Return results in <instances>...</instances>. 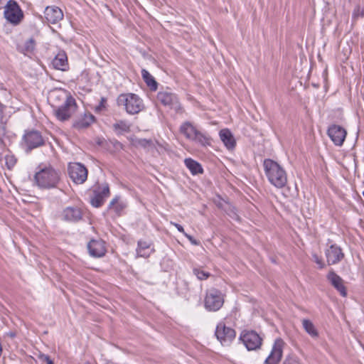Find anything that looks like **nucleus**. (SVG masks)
Segmentation results:
<instances>
[{"label": "nucleus", "mask_w": 364, "mask_h": 364, "mask_svg": "<svg viewBox=\"0 0 364 364\" xmlns=\"http://www.w3.org/2000/svg\"><path fill=\"white\" fill-rule=\"evenodd\" d=\"M263 167L268 181L277 188H284L287 183V174L284 168L277 161L265 159Z\"/></svg>", "instance_id": "nucleus-1"}, {"label": "nucleus", "mask_w": 364, "mask_h": 364, "mask_svg": "<svg viewBox=\"0 0 364 364\" xmlns=\"http://www.w3.org/2000/svg\"><path fill=\"white\" fill-rule=\"evenodd\" d=\"M37 186L43 189L58 188L61 179V173L51 166H39L34 176Z\"/></svg>", "instance_id": "nucleus-2"}, {"label": "nucleus", "mask_w": 364, "mask_h": 364, "mask_svg": "<svg viewBox=\"0 0 364 364\" xmlns=\"http://www.w3.org/2000/svg\"><path fill=\"white\" fill-rule=\"evenodd\" d=\"M119 106H124L129 114L139 113L144 107L143 100L136 94L126 93L119 95L117 100Z\"/></svg>", "instance_id": "nucleus-3"}, {"label": "nucleus", "mask_w": 364, "mask_h": 364, "mask_svg": "<svg viewBox=\"0 0 364 364\" xmlns=\"http://www.w3.org/2000/svg\"><path fill=\"white\" fill-rule=\"evenodd\" d=\"M180 132L186 139L197 142L202 146H205L210 144V137L198 130L190 122H185L181 125Z\"/></svg>", "instance_id": "nucleus-4"}, {"label": "nucleus", "mask_w": 364, "mask_h": 364, "mask_svg": "<svg viewBox=\"0 0 364 364\" xmlns=\"http://www.w3.org/2000/svg\"><path fill=\"white\" fill-rule=\"evenodd\" d=\"M77 107L75 100L73 97H68L61 104L55 105L53 112L58 120L65 122L68 120L75 113Z\"/></svg>", "instance_id": "nucleus-5"}, {"label": "nucleus", "mask_w": 364, "mask_h": 364, "mask_svg": "<svg viewBox=\"0 0 364 364\" xmlns=\"http://www.w3.org/2000/svg\"><path fill=\"white\" fill-rule=\"evenodd\" d=\"M45 144V140L41 133L36 130L26 131L23 136L21 145L26 152L29 153L33 149L41 147Z\"/></svg>", "instance_id": "nucleus-6"}, {"label": "nucleus", "mask_w": 364, "mask_h": 364, "mask_svg": "<svg viewBox=\"0 0 364 364\" xmlns=\"http://www.w3.org/2000/svg\"><path fill=\"white\" fill-rule=\"evenodd\" d=\"M223 295L220 290L211 288L207 291L205 298V307L206 309L216 311L223 306Z\"/></svg>", "instance_id": "nucleus-7"}, {"label": "nucleus", "mask_w": 364, "mask_h": 364, "mask_svg": "<svg viewBox=\"0 0 364 364\" xmlns=\"http://www.w3.org/2000/svg\"><path fill=\"white\" fill-rule=\"evenodd\" d=\"M4 15L5 18L14 25L19 24L23 18L22 10L14 0H9L7 2L5 6Z\"/></svg>", "instance_id": "nucleus-8"}, {"label": "nucleus", "mask_w": 364, "mask_h": 364, "mask_svg": "<svg viewBox=\"0 0 364 364\" xmlns=\"http://www.w3.org/2000/svg\"><path fill=\"white\" fill-rule=\"evenodd\" d=\"M157 100L164 107L174 109L176 112H182V107L177 95L170 91H160L157 94Z\"/></svg>", "instance_id": "nucleus-9"}, {"label": "nucleus", "mask_w": 364, "mask_h": 364, "mask_svg": "<svg viewBox=\"0 0 364 364\" xmlns=\"http://www.w3.org/2000/svg\"><path fill=\"white\" fill-rule=\"evenodd\" d=\"M68 171L70 179L76 184H82L87 178L88 171L81 163H70Z\"/></svg>", "instance_id": "nucleus-10"}, {"label": "nucleus", "mask_w": 364, "mask_h": 364, "mask_svg": "<svg viewBox=\"0 0 364 364\" xmlns=\"http://www.w3.org/2000/svg\"><path fill=\"white\" fill-rule=\"evenodd\" d=\"M235 331L233 328L226 326L223 323L217 325L215 336L223 346H230L235 339Z\"/></svg>", "instance_id": "nucleus-11"}, {"label": "nucleus", "mask_w": 364, "mask_h": 364, "mask_svg": "<svg viewBox=\"0 0 364 364\" xmlns=\"http://www.w3.org/2000/svg\"><path fill=\"white\" fill-rule=\"evenodd\" d=\"M248 350H255L260 348L262 339L255 331H245L240 337Z\"/></svg>", "instance_id": "nucleus-12"}, {"label": "nucleus", "mask_w": 364, "mask_h": 364, "mask_svg": "<svg viewBox=\"0 0 364 364\" xmlns=\"http://www.w3.org/2000/svg\"><path fill=\"white\" fill-rule=\"evenodd\" d=\"M110 195L108 183H105L93 191V195L90 198V203L95 208H100L105 203L106 198Z\"/></svg>", "instance_id": "nucleus-13"}, {"label": "nucleus", "mask_w": 364, "mask_h": 364, "mask_svg": "<svg viewBox=\"0 0 364 364\" xmlns=\"http://www.w3.org/2000/svg\"><path fill=\"white\" fill-rule=\"evenodd\" d=\"M284 345V342L282 339L277 338L270 354L264 360V364H279L282 357Z\"/></svg>", "instance_id": "nucleus-14"}, {"label": "nucleus", "mask_w": 364, "mask_h": 364, "mask_svg": "<svg viewBox=\"0 0 364 364\" xmlns=\"http://www.w3.org/2000/svg\"><path fill=\"white\" fill-rule=\"evenodd\" d=\"M60 217L64 221L77 223L82 218V210L76 205L68 206L63 210Z\"/></svg>", "instance_id": "nucleus-15"}, {"label": "nucleus", "mask_w": 364, "mask_h": 364, "mask_svg": "<svg viewBox=\"0 0 364 364\" xmlns=\"http://www.w3.org/2000/svg\"><path fill=\"white\" fill-rule=\"evenodd\" d=\"M327 134L335 145L341 146L346 139L347 132L342 127L333 124L328 127Z\"/></svg>", "instance_id": "nucleus-16"}, {"label": "nucleus", "mask_w": 364, "mask_h": 364, "mask_svg": "<svg viewBox=\"0 0 364 364\" xmlns=\"http://www.w3.org/2000/svg\"><path fill=\"white\" fill-rule=\"evenodd\" d=\"M87 247L90 255L96 258L105 256L107 252L105 242L101 239L91 240Z\"/></svg>", "instance_id": "nucleus-17"}, {"label": "nucleus", "mask_w": 364, "mask_h": 364, "mask_svg": "<svg viewBox=\"0 0 364 364\" xmlns=\"http://www.w3.org/2000/svg\"><path fill=\"white\" fill-rule=\"evenodd\" d=\"M325 255L328 265L337 264L344 257L341 248L336 245H331L326 250Z\"/></svg>", "instance_id": "nucleus-18"}, {"label": "nucleus", "mask_w": 364, "mask_h": 364, "mask_svg": "<svg viewBox=\"0 0 364 364\" xmlns=\"http://www.w3.org/2000/svg\"><path fill=\"white\" fill-rule=\"evenodd\" d=\"M326 277L331 284L342 296H346L347 291L344 286V281L340 276H338L334 271L331 270L328 272Z\"/></svg>", "instance_id": "nucleus-19"}, {"label": "nucleus", "mask_w": 364, "mask_h": 364, "mask_svg": "<svg viewBox=\"0 0 364 364\" xmlns=\"http://www.w3.org/2000/svg\"><path fill=\"white\" fill-rule=\"evenodd\" d=\"M127 207V203L120 196H116L109 202L107 206V212L114 213L116 216L119 217L123 214Z\"/></svg>", "instance_id": "nucleus-20"}, {"label": "nucleus", "mask_w": 364, "mask_h": 364, "mask_svg": "<svg viewBox=\"0 0 364 364\" xmlns=\"http://www.w3.org/2000/svg\"><path fill=\"white\" fill-rule=\"evenodd\" d=\"M48 22L55 24L63 18L62 10L55 6H47L44 11Z\"/></svg>", "instance_id": "nucleus-21"}, {"label": "nucleus", "mask_w": 364, "mask_h": 364, "mask_svg": "<svg viewBox=\"0 0 364 364\" xmlns=\"http://www.w3.org/2000/svg\"><path fill=\"white\" fill-rule=\"evenodd\" d=\"M53 66L55 69L65 71L68 69V62L67 54L65 51L60 50L55 56L52 61Z\"/></svg>", "instance_id": "nucleus-22"}, {"label": "nucleus", "mask_w": 364, "mask_h": 364, "mask_svg": "<svg viewBox=\"0 0 364 364\" xmlns=\"http://www.w3.org/2000/svg\"><path fill=\"white\" fill-rule=\"evenodd\" d=\"M220 138L228 150H232L236 146V141L232 132L228 129H223L220 131Z\"/></svg>", "instance_id": "nucleus-23"}, {"label": "nucleus", "mask_w": 364, "mask_h": 364, "mask_svg": "<svg viewBox=\"0 0 364 364\" xmlns=\"http://www.w3.org/2000/svg\"><path fill=\"white\" fill-rule=\"evenodd\" d=\"M95 120V117L91 113H85L84 115L76 119L73 123V127L77 129H82L89 127Z\"/></svg>", "instance_id": "nucleus-24"}, {"label": "nucleus", "mask_w": 364, "mask_h": 364, "mask_svg": "<svg viewBox=\"0 0 364 364\" xmlns=\"http://www.w3.org/2000/svg\"><path fill=\"white\" fill-rule=\"evenodd\" d=\"M68 97H72L70 95H68L60 90H57L53 92L50 97L49 100L50 102L51 106L53 109H55V105H60L63 102L64 100L68 98Z\"/></svg>", "instance_id": "nucleus-25"}, {"label": "nucleus", "mask_w": 364, "mask_h": 364, "mask_svg": "<svg viewBox=\"0 0 364 364\" xmlns=\"http://www.w3.org/2000/svg\"><path fill=\"white\" fill-rule=\"evenodd\" d=\"M151 243L146 241L139 240L138 242V247L136 252L138 256L142 257H148L151 252H154L153 249H150Z\"/></svg>", "instance_id": "nucleus-26"}, {"label": "nucleus", "mask_w": 364, "mask_h": 364, "mask_svg": "<svg viewBox=\"0 0 364 364\" xmlns=\"http://www.w3.org/2000/svg\"><path fill=\"white\" fill-rule=\"evenodd\" d=\"M184 163L186 167L190 170L191 173L193 175L202 173L203 172V169L201 165L198 162L191 158L186 159Z\"/></svg>", "instance_id": "nucleus-27"}, {"label": "nucleus", "mask_w": 364, "mask_h": 364, "mask_svg": "<svg viewBox=\"0 0 364 364\" xmlns=\"http://www.w3.org/2000/svg\"><path fill=\"white\" fill-rule=\"evenodd\" d=\"M141 76L144 81L146 82L151 90L156 91L157 90L158 83L155 80L154 77L149 73V71L145 69H142Z\"/></svg>", "instance_id": "nucleus-28"}, {"label": "nucleus", "mask_w": 364, "mask_h": 364, "mask_svg": "<svg viewBox=\"0 0 364 364\" xmlns=\"http://www.w3.org/2000/svg\"><path fill=\"white\" fill-rule=\"evenodd\" d=\"M130 127L131 125L129 123L123 120H119L112 125L113 130L118 135L129 132Z\"/></svg>", "instance_id": "nucleus-29"}, {"label": "nucleus", "mask_w": 364, "mask_h": 364, "mask_svg": "<svg viewBox=\"0 0 364 364\" xmlns=\"http://www.w3.org/2000/svg\"><path fill=\"white\" fill-rule=\"evenodd\" d=\"M302 325L306 332L313 338H316L318 336V331L316 329L314 323L309 319H303Z\"/></svg>", "instance_id": "nucleus-30"}, {"label": "nucleus", "mask_w": 364, "mask_h": 364, "mask_svg": "<svg viewBox=\"0 0 364 364\" xmlns=\"http://www.w3.org/2000/svg\"><path fill=\"white\" fill-rule=\"evenodd\" d=\"M360 18H364V6L357 4L352 13V24H355Z\"/></svg>", "instance_id": "nucleus-31"}, {"label": "nucleus", "mask_w": 364, "mask_h": 364, "mask_svg": "<svg viewBox=\"0 0 364 364\" xmlns=\"http://www.w3.org/2000/svg\"><path fill=\"white\" fill-rule=\"evenodd\" d=\"M193 272L200 280H205L210 277V274L209 272H205L198 267L193 268Z\"/></svg>", "instance_id": "nucleus-32"}, {"label": "nucleus", "mask_w": 364, "mask_h": 364, "mask_svg": "<svg viewBox=\"0 0 364 364\" xmlns=\"http://www.w3.org/2000/svg\"><path fill=\"white\" fill-rule=\"evenodd\" d=\"M36 47V41L33 38L28 39L23 46V50L27 53H31L34 50Z\"/></svg>", "instance_id": "nucleus-33"}, {"label": "nucleus", "mask_w": 364, "mask_h": 364, "mask_svg": "<svg viewBox=\"0 0 364 364\" xmlns=\"http://www.w3.org/2000/svg\"><path fill=\"white\" fill-rule=\"evenodd\" d=\"M5 162L9 169H11L16 163V159L13 155H6L5 156Z\"/></svg>", "instance_id": "nucleus-34"}, {"label": "nucleus", "mask_w": 364, "mask_h": 364, "mask_svg": "<svg viewBox=\"0 0 364 364\" xmlns=\"http://www.w3.org/2000/svg\"><path fill=\"white\" fill-rule=\"evenodd\" d=\"M152 144V141L151 140L146 139H137L134 144L137 146H141L143 148H146L149 146H151Z\"/></svg>", "instance_id": "nucleus-35"}, {"label": "nucleus", "mask_w": 364, "mask_h": 364, "mask_svg": "<svg viewBox=\"0 0 364 364\" xmlns=\"http://www.w3.org/2000/svg\"><path fill=\"white\" fill-rule=\"evenodd\" d=\"M312 259H313L314 262H316L318 265V267L320 269H323L325 267V264L323 262L322 258L320 257L318 255H316L315 253L312 254Z\"/></svg>", "instance_id": "nucleus-36"}, {"label": "nucleus", "mask_w": 364, "mask_h": 364, "mask_svg": "<svg viewBox=\"0 0 364 364\" xmlns=\"http://www.w3.org/2000/svg\"><path fill=\"white\" fill-rule=\"evenodd\" d=\"M283 364H301L299 360L296 356H288L285 358Z\"/></svg>", "instance_id": "nucleus-37"}, {"label": "nucleus", "mask_w": 364, "mask_h": 364, "mask_svg": "<svg viewBox=\"0 0 364 364\" xmlns=\"http://www.w3.org/2000/svg\"><path fill=\"white\" fill-rule=\"evenodd\" d=\"M39 359L42 361V362H45L46 364H54L53 363V361L50 359V358L47 355H45V354H41L39 355Z\"/></svg>", "instance_id": "nucleus-38"}, {"label": "nucleus", "mask_w": 364, "mask_h": 364, "mask_svg": "<svg viewBox=\"0 0 364 364\" xmlns=\"http://www.w3.org/2000/svg\"><path fill=\"white\" fill-rule=\"evenodd\" d=\"M106 102H107L106 98L102 97L100 105L97 107H96V109H95L96 111L99 112V111H101L102 109H103L105 107Z\"/></svg>", "instance_id": "nucleus-39"}, {"label": "nucleus", "mask_w": 364, "mask_h": 364, "mask_svg": "<svg viewBox=\"0 0 364 364\" xmlns=\"http://www.w3.org/2000/svg\"><path fill=\"white\" fill-rule=\"evenodd\" d=\"M185 236L188 238V240L194 245H198L199 242L194 239L191 235L188 234H185Z\"/></svg>", "instance_id": "nucleus-40"}, {"label": "nucleus", "mask_w": 364, "mask_h": 364, "mask_svg": "<svg viewBox=\"0 0 364 364\" xmlns=\"http://www.w3.org/2000/svg\"><path fill=\"white\" fill-rule=\"evenodd\" d=\"M171 225L175 226L179 232L183 233V235H185V234H186V232H185L183 228L181 225H179L178 223H173V222H171Z\"/></svg>", "instance_id": "nucleus-41"}, {"label": "nucleus", "mask_w": 364, "mask_h": 364, "mask_svg": "<svg viewBox=\"0 0 364 364\" xmlns=\"http://www.w3.org/2000/svg\"><path fill=\"white\" fill-rule=\"evenodd\" d=\"M113 145H114V147L115 148V149L117 150H119V149H122V147H123V145L122 143H120L119 141L115 140L114 142H113Z\"/></svg>", "instance_id": "nucleus-42"}, {"label": "nucleus", "mask_w": 364, "mask_h": 364, "mask_svg": "<svg viewBox=\"0 0 364 364\" xmlns=\"http://www.w3.org/2000/svg\"><path fill=\"white\" fill-rule=\"evenodd\" d=\"M4 107V105L0 102V118L2 117Z\"/></svg>", "instance_id": "nucleus-43"}]
</instances>
